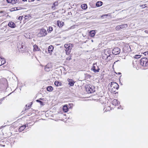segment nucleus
I'll list each match as a JSON object with an SVG mask.
<instances>
[{
    "label": "nucleus",
    "instance_id": "f257e3e1",
    "mask_svg": "<svg viewBox=\"0 0 148 148\" xmlns=\"http://www.w3.org/2000/svg\"><path fill=\"white\" fill-rule=\"evenodd\" d=\"M7 86V80L6 79L3 78L0 80V88H5Z\"/></svg>",
    "mask_w": 148,
    "mask_h": 148
},
{
    "label": "nucleus",
    "instance_id": "f03ea898",
    "mask_svg": "<svg viewBox=\"0 0 148 148\" xmlns=\"http://www.w3.org/2000/svg\"><path fill=\"white\" fill-rule=\"evenodd\" d=\"M140 64L146 68H148V59L146 58H142L140 60Z\"/></svg>",
    "mask_w": 148,
    "mask_h": 148
},
{
    "label": "nucleus",
    "instance_id": "7ed1b4c3",
    "mask_svg": "<svg viewBox=\"0 0 148 148\" xmlns=\"http://www.w3.org/2000/svg\"><path fill=\"white\" fill-rule=\"evenodd\" d=\"M109 85L112 88L113 92H115V89H118L119 88V85L116 82H112L109 84Z\"/></svg>",
    "mask_w": 148,
    "mask_h": 148
},
{
    "label": "nucleus",
    "instance_id": "20e7f679",
    "mask_svg": "<svg viewBox=\"0 0 148 148\" xmlns=\"http://www.w3.org/2000/svg\"><path fill=\"white\" fill-rule=\"evenodd\" d=\"M86 90L89 93H91L95 91V87L91 85H87L86 87Z\"/></svg>",
    "mask_w": 148,
    "mask_h": 148
},
{
    "label": "nucleus",
    "instance_id": "39448f33",
    "mask_svg": "<svg viewBox=\"0 0 148 148\" xmlns=\"http://www.w3.org/2000/svg\"><path fill=\"white\" fill-rule=\"evenodd\" d=\"M91 70L93 71L95 73H98L100 70V68L97 65V63H94L91 68Z\"/></svg>",
    "mask_w": 148,
    "mask_h": 148
},
{
    "label": "nucleus",
    "instance_id": "423d86ee",
    "mask_svg": "<svg viewBox=\"0 0 148 148\" xmlns=\"http://www.w3.org/2000/svg\"><path fill=\"white\" fill-rule=\"evenodd\" d=\"M47 34V31L45 29H41L38 34V36L39 37L45 36Z\"/></svg>",
    "mask_w": 148,
    "mask_h": 148
},
{
    "label": "nucleus",
    "instance_id": "0eeeda50",
    "mask_svg": "<svg viewBox=\"0 0 148 148\" xmlns=\"http://www.w3.org/2000/svg\"><path fill=\"white\" fill-rule=\"evenodd\" d=\"M120 52V49L119 47L114 48L112 50V53L114 55L119 54Z\"/></svg>",
    "mask_w": 148,
    "mask_h": 148
},
{
    "label": "nucleus",
    "instance_id": "6e6552de",
    "mask_svg": "<svg viewBox=\"0 0 148 148\" xmlns=\"http://www.w3.org/2000/svg\"><path fill=\"white\" fill-rule=\"evenodd\" d=\"M65 49L66 51V53L67 55H69L70 54L71 49H72L71 47H68Z\"/></svg>",
    "mask_w": 148,
    "mask_h": 148
},
{
    "label": "nucleus",
    "instance_id": "1a4fd4ad",
    "mask_svg": "<svg viewBox=\"0 0 148 148\" xmlns=\"http://www.w3.org/2000/svg\"><path fill=\"white\" fill-rule=\"evenodd\" d=\"M8 26L12 28H15L16 27L15 24L13 22H10L8 24Z\"/></svg>",
    "mask_w": 148,
    "mask_h": 148
},
{
    "label": "nucleus",
    "instance_id": "9d476101",
    "mask_svg": "<svg viewBox=\"0 0 148 148\" xmlns=\"http://www.w3.org/2000/svg\"><path fill=\"white\" fill-rule=\"evenodd\" d=\"M67 81L69 82V85L70 86H72L74 85L75 82L73 81L72 79H67Z\"/></svg>",
    "mask_w": 148,
    "mask_h": 148
},
{
    "label": "nucleus",
    "instance_id": "9b49d317",
    "mask_svg": "<svg viewBox=\"0 0 148 148\" xmlns=\"http://www.w3.org/2000/svg\"><path fill=\"white\" fill-rule=\"evenodd\" d=\"M112 102V105L114 106L118 105L119 101L116 99H114Z\"/></svg>",
    "mask_w": 148,
    "mask_h": 148
},
{
    "label": "nucleus",
    "instance_id": "f8f14e48",
    "mask_svg": "<svg viewBox=\"0 0 148 148\" xmlns=\"http://www.w3.org/2000/svg\"><path fill=\"white\" fill-rule=\"evenodd\" d=\"M54 47L52 45H50L48 48V52L50 53H51Z\"/></svg>",
    "mask_w": 148,
    "mask_h": 148
},
{
    "label": "nucleus",
    "instance_id": "ddd939ff",
    "mask_svg": "<svg viewBox=\"0 0 148 148\" xmlns=\"http://www.w3.org/2000/svg\"><path fill=\"white\" fill-rule=\"evenodd\" d=\"M90 36L91 37H94L95 34V30H92L90 31Z\"/></svg>",
    "mask_w": 148,
    "mask_h": 148
},
{
    "label": "nucleus",
    "instance_id": "4468645a",
    "mask_svg": "<svg viewBox=\"0 0 148 148\" xmlns=\"http://www.w3.org/2000/svg\"><path fill=\"white\" fill-rule=\"evenodd\" d=\"M18 48L19 49H24L25 46H24L23 43H22L21 44H19L17 45Z\"/></svg>",
    "mask_w": 148,
    "mask_h": 148
},
{
    "label": "nucleus",
    "instance_id": "2eb2a0df",
    "mask_svg": "<svg viewBox=\"0 0 148 148\" xmlns=\"http://www.w3.org/2000/svg\"><path fill=\"white\" fill-rule=\"evenodd\" d=\"M103 55V56H102L103 58L106 60L108 58V57L110 56V55L109 53H108V54H106V55L104 54Z\"/></svg>",
    "mask_w": 148,
    "mask_h": 148
},
{
    "label": "nucleus",
    "instance_id": "dca6fc26",
    "mask_svg": "<svg viewBox=\"0 0 148 148\" xmlns=\"http://www.w3.org/2000/svg\"><path fill=\"white\" fill-rule=\"evenodd\" d=\"M54 84L57 86H61L62 84L61 82L58 81H56L54 82Z\"/></svg>",
    "mask_w": 148,
    "mask_h": 148
},
{
    "label": "nucleus",
    "instance_id": "f3484780",
    "mask_svg": "<svg viewBox=\"0 0 148 148\" xmlns=\"http://www.w3.org/2000/svg\"><path fill=\"white\" fill-rule=\"evenodd\" d=\"M34 47V51H38L40 50V49L36 45H35L33 46Z\"/></svg>",
    "mask_w": 148,
    "mask_h": 148
},
{
    "label": "nucleus",
    "instance_id": "a211bd4d",
    "mask_svg": "<svg viewBox=\"0 0 148 148\" xmlns=\"http://www.w3.org/2000/svg\"><path fill=\"white\" fill-rule=\"evenodd\" d=\"M63 22H62L59 21H57V25L59 27H60L63 26Z\"/></svg>",
    "mask_w": 148,
    "mask_h": 148
},
{
    "label": "nucleus",
    "instance_id": "6ab92c4d",
    "mask_svg": "<svg viewBox=\"0 0 148 148\" xmlns=\"http://www.w3.org/2000/svg\"><path fill=\"white\" fill-rule=\"evenodd\" d=\"M68 110V108L67 107V105H64L63 108V110L64 112H67Z\"/></svg>",
    "mask_w": 148,
    "mask_h": 148
},
{
    "label": "nucleus",
    "instance_id": "aec40b11",
    "mask_svg": "<svg viewBox=\"0 0 148 148\" xmlns=\"http://www.w3.org/2000/svg\"><path fill=\"white\" fill-rule=\"evenodd\" d=\"M51 68L48 66L47 65H46L45 68V70L47 72L50 71L51 70Z\"/></svg>",
    "mask_w": 148,
    "mask_h": 148
},
{
    "label": "nucleus",
    "instance_id": "412c9836",
    "mask_svg": "<svg viewBox=\"0 0 148 148\" xmlns=\"http://www.w3.org/2000/svg\"><path fill=\"white\" fill-rule=\"evenodd\" d=\"M26 127V126L23 125L21 126L19 128L18 130L20 132H21L23 131Z\"/></svg>",
    "mask_w": 148,
    "mask_h": 148
},
{
    "label": "nucleus",
    "instance_id": "4be33fe9",
    "mask_svg": "<svg viewBox=\"0 0 148 148\" xmlns=\"http://www.w3.org/2000/svg\"><path fill=\"white\" fill-rule=\"evenodd\" d=\"M103 3L102 2L100 1H98L96 3V6L97 7H100L102 5Z\"/></svg>",
    "mask_w": 148,
    "mask_h": 148
},
{
    "label": "nucleus",
    "instance_id": "5701e85b",
    "mask_svg": "<svg viewBox=\"0 0 148 148\" xmlns=\"http://www.w3.org/2000/svg\"><path fill=\"white\" fill-rule=\"evenodd\" d=\"M53 87L51 86H48L47 87V90L48 91L51 92L53 90Z\"/></svg>",
    "mask_w": 148,
    "mask_h": 148
},
{
    "label": "nucleus",
    "instance_id": "b1692460",
    "mask_svg": "<svg viewBox=\"0 0 148 148\" xmlns=\"http://www.w3.org/2000/svg\"><path fill=\"white\" fill-rule=\"evenodd\" d=\"M82 9L85 10L87 8V6L86 4H82L81 6Z\"/></svg>",
    "mask_w": 148,
    "mask_h": 148
},
{
    "label": "nucleus",
    "instance_id": "393cba45",
    "mask_svg": "<svg viewBox=\"0 0 148 148\" xmlns=\"http://www.w3.org/2000/svg\"><path fill=\"white\" fill-rule=\"evenodd\" d=\"M18 8H21L20 7H15L14 8H12L11 9L10 11H13L15 10H19V9H18Z\"/></svg>",
    "mask_w": 148,
    "mask_h": 148
},
{
    "label": "nucleus",
    "instance_id": "a878e982",
    "mask_svg": "<svg viewBox=\"0 0 148 148\" xmlns=\"http://www.w3.org/2000/svg\"><path fill=\"white\" fill-rule=\"evenodd\" d=\"M1 62L2 65L4 64L6 62V60L3 58H1Z\"/></svg>",
    "mask_w": 148,
    "mask_h": 148
},
{
    "label": "nucleus",
    "instance_id": "bb28decb",
    "mask_svg": "<svg viewBox=\"0 0 148 148\" xmlns=\"http://www.w3.org/2000/svg\"><path fill=\"white\" fill-rule=\"evenodd\" d=\"M120 25V26L121 27V29H122L124 28H126L127 26V25L125 24H123Z\"/></svg>",
    "mask_w": 148,
    "mask_h": 148
},
{
    "label": "nucleus",
    "instance_id": "cd10ccee",
    "mask_svg": "<svg viewBox=\"0 0 148 148\" xmlns=\"http://www.w3.org/2000/svg\"><path fill=\"white\" fill-rule=\"evenodd\" d=\"M53 30V28L51 26L49 27L48 29H47V31L49 33H51Z\"/></svg>",
    "mask_w": 148,
    "mask_h": 148
},
{
    "label": "nucleus",
    "instance_id": "c85d7f7f",
    "mask_svg": "<svg viewBox=\"0 0 148 148\" xmlns=\"http://www.w3.org/2000/svg\"><path fill=\"white\" fill-rule=\"evenodd\" d=\"M36 101L38 102L40 104V105L41 106H43L45 104L43 102H42V101H41L40 100H39L38 99L37 100H36Z\"/></svg>",
    "mask_w": 148,
    "mask_h": 148
},
{
    "label": "nucleus",
    "instance_id": "c756f323",
    "mask_svg": "<svg viewBox=\"0 0 148 148\" xmlns=\"http://www.w3.org/2000/svg\"><path fill=\"white\" fill-rule=\"evenodd\" d=\"M58 2H55L53 4V5L52 6V8H53L54 7H55L56 6L58 5Z\"/></svg>",
    "mask_w": 148,
    "mask_h": 148
},
{
    "label": "nucleus",
    "instance_id": "7c9ffc66",
    "mask_svg": "<svg viewBox=\"0 0 148 148\" xmlns=\"http://www.w3.org/2000/svg\"><path fill=\"white\" fill-rule=\"evenodd\" d=\"M141 57V56L140 55H136L135 56L134 58L136 59H138Z\"/></svg>",
    "mask_w": 148,
    "mask_h": 148
},
{
    "label": "nucleus",
    "instance_id": "2f4dec72",
    "mask_svg": "<svg viewBox=\"0 0 148 148\" xmlns=\"http://www.w3.org/2000/svg\"><path fill=\"white\" fill-rule=\"evenodd\" d=\"M121 29V27L120 25L117 26L116 27V29L117 30H119Z\"/></svg>",
    "mask_w": 148,
    "mask_h": 148
},
{
    "label": "nucleus",
    "instance_id": "473e14b6",
    "mask_svg": "<svg viewBox=\"0 0 148 148\" xmlns=\"http://www.w3.org/2000/svg\"><path fill=\"white\" fill-rule=\"evenodd\" d=\"M146 4L141 5H139V6L141 7H142V8H145V7H146Z\"/></svg>",
    "mask_w": 148,
    "mask_h": 148
},
{
    "label": "nucleus",
    "instance_id": "72a5a7b5",
    "mask_svg": "<svg viewBox=\"0 0 148 148\" xmlns=\"http://www.w3.org/2000/svg\"><path fill=\"white\" fill-rule=\"evenodd\" d=\"M17 0H12V3L13 4L16 3L17 1Z\"/></svg>",
    "mask_w": 148,
    "mask_h": 148
},
{
    "label": "nucleus",
    "instance_id": "f704fd0d",
    "mask_svg": "<svg viewBox=\"0 0 148 148\" xmlns=\"http://www.w3.org/2000/svg\"><path fill=\"white\" fill-rule=\"evenodd\" d=\"M23 16H20L18 18V19L19 20H21L22 19Z\"/></svg>",
    "mask_w": 148,
    "mask_h": 148
},
{
    "label": "nucleus",
    "instance_id": "c9c22d12",
    "mask_svg": "<svg viewBox=\"0 0 148 148\" xmlns=\"http://www.w3.org/2000/svg\"><path fill=\"white\" fill-rule=\"evenodd\" d=\"M64 47L66 49L67 47H71L69 45L67 44H65L64 45Z\"/></svg>",
    "mask_w": 148,
    "mask_h": 148
},
{
    "label": "nucleus",
    "instance_id": "e433bc0d",
    "mask_svg": "<svg viewBox=\"0 0 148 148\" xmlns=\"http://www.w3.org/2000/svg\"><path fill=\"white\" fill-rule=\"evenodd\" d=\"M108 50L107 49H106L105 50V51L104 54L106 55V54H108V53H109Z\"/></svg>",
    "mask_w": 148,
    "mask_h": 148
},
{
    "label": "nucleus",
    "instance_id": "4c0bfd02",
    "mask_svg": "<svg viewBox=\"0 0 148 148\" xmlns=\"http://www.w3.org/2000/svg\"><path fill=\"white\" fill-rule=\"evenodd\" d=\"M6 1L8 3H12V0H6Z\"/></svg>",
    "mask_w": 148,
    "mask_h": 148
},
{
    "label": "nucleus",
    "instance_id": "58836bf2",
    "mask_svg": "<svg viewBox=\"0 0 148 148\" xmlns=\"http://www.w3.org/2000/svg\"><path fill=\"white\" fill-rule=\"evenodd\" d=\"M143 54H144L145 56H146L148 54V53L147 52H145L143 53Z\"/></svg>",
    "mask_w": 148,
    "mask_h": 148
},
{
    "label": "nucleus",
    "instance_id": "ea45409f",
    "mask_svg": "<svg viewBox=\"0 0 148 148\" xmlns=\"http://www.w3.org/2000/svg\"><path fill=\"white\" fill-rule=\"evenodd\" d=\"M66 59L68 60H70L71 59V57H67L66 58Z\"/></svg>",
    "mask_w": 148,
    "mask_h": 148
},
{
    "label": "nucleus",
    "instance_id": "a19ab883",
    "mask_svg": "<svg viewBox=\"0 0 148 148\" xmlns=\"http://www.w3.org/2000/svg\"><path fill=\"white\" fill-rule=\"evenodd\" d=\"M108 16V14H103V15L102 16H101V17L102 18H103V16H106V17H107V16Z\"/></svg>",
    "mask_w": 148,
    "mask_h": 148
},
{
    "label": "nucleus",
    "instance_id": "79ce46f5",
    "mask_svg": "<svg viewBox=\"0 0 148 148\" xmlns=\"http://www.w3.org/2000/svg\"><path fill=\"white\" fill-rule=\"evenodd\" d=\"M1 58L0 57V66L2 65V64H1Z\"/></svg>",
    "mask_w": 148,
    "mask_h": 148
},
{
    "label": "nucleus",
    "instance_id": "37998d69",
    "mask_svg": "<svg viewBox=\"0 0 148 148\" xmlns=\"http://www.w3.org/2000/svg\"><path fill=\"white\" fill-rule=\"evenodd\" d=\"M31 1H30L29 0L28 1L29 2H31L32 1H34L35 0H30Z\"/></svg>",
    "mask_w": 148,
    "mask_h": 148
},
{
    "label": "nucleus",
    "instance_id": "c03bdc74",
    "mask_svg": "<svg viewBox=\"0 0 148 148\" xmlns=\"http://www.w3.org/2000/svg\"><path fill=\"white\" fill-rule=\"evenodd\" d=\"M118 73V75H120L121 74V73Z\"/></svg>",
    "mask_w": 148,
    "mask_h": 148
},
{
    "label": "nucleus",
    "instance_id": "a18cd8bd",
    "mask_svg": "<svg viewBox=\"0 0 148 148\" xmlns=\"http://www.w3.org/2000/svg\"><path fill=\"white\" fill-rule=\"evenodd\" d=\"M24 125L25 126H26H26H28V124H25V125Z\"/></svg>",
    "mask_w": 148,
    "mask_h": 148
},
{
    "label": "nucleus",
    "instance_id": "49530a36",
    "mask_svg": "<svg viewBox=\"0 0 148 148\" xmlns=\"http://www.w3.org/2000/svg\"><path fill=\"white\" fill-rule=\"evenodd\" d=\"M145 32L146 33H147V30H145Z\"/></svg>",
    "mask_w": 148,
    "mask_h": 148
},
{
    "label": "nucleus",
    "instance_id": "de8ad7c7",
    "mask_svg": "<svg viewBox=\"0 0 148 148\" xmlns=\"http://www.w3.org/2000/svg\"><path fill=\"white\" fill-rule=\"evenodd\" d=\"M23 1H27V0H22Z\"/></svg>",
    "mask_w": 148,
    "mask_h": 148
},
{
    "label": "nucleus",
    "instance_id": "09e8293b",
    "mask_svg": "<svg viewBox=\"0 0 148 148\" xmlns=\"http://www.w3.org/2000/svg\"><path fill=\"white\" fill-rule=\"evenodd\" d=\"M40 99V100H42V99H42V98H40V99Z\"/></svg>",
    "mask_w": 148,
    "mask_h": 148
},
{
    "label": "nucleus",
    "instance_id": "8fccbe9b",
    "mask_svg": "<svg viewBox=\"0 0 148 148\" xmlns=\"http://www.w3.org/2000/svg\"><path fill=\"white\" fill-rule=\"evenodd\" d=\"M4 98L1 99V100H2L3 99H4Z\"/></svg>",
    "mask_w": 148,
    "mask_h": 148
},
{
    "label": "nucleus",
    "instance_id": "3c124183",
    "mask_svg": "<svg viewBox=\"0 0 148 148\" xmlns=\"http://www.w3.org/2000/svg\"><path fill=\"white\" fill-rule=\"evenodd\" d=\"M18 9H19V10L21 9V8H18Z\"/></svg>",
    "mask_w": 148,
    "mask_h": 148
},
{
    "label": "nucleus",
    "instance_id": "603ef678",
    "mask_svg": "<svg viewBox=\"0 0 148 148\" xmlns=\"http://www.w3.org/2000/svg\"><path fill=\"white\" fill-rule=\"evenodd\" d=\"M91 41H92V42H93V40H91Z\"/></svg>",
    "mask_w": 148,
    "mask_h": 148
},
{
    "label": "nucleus",
    "instance_id": "864d4df0",
    "mask_svg": "<svg viewBox=\"0 0 148 148\" xmlns=\"http://www.w3.org/2000/svg\"><path fill=\"white\" fill-rule=\"evenodd\" d=\"M31 106V105H30V106Z\"/></svg>",
    "mask_w": 148,
    "mask_h": 148
},
{
    "label": "nucleus",
    "instance_id": "5fc2aeb1",
    "mask_svg": "<svg viewBox=\"0 0 148 148\" xmlns=\"http://www.w3.org/2000/svg\"><path fill=\"white\" fill-rule=\"evenodd\" d=\"M3 147H4L5 146V145H3Z\"/></svg>",
    "mask_w": 148,
    "mask_h": 148
}]
</instances>
